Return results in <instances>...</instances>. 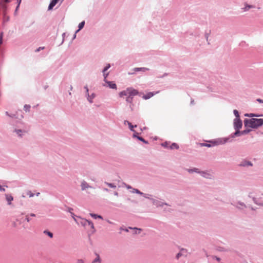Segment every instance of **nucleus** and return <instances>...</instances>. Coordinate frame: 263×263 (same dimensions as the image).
<instances>
[{"mask_svg": "<svg viewBox=\"0 0 263 263\" xmlns=\"http://www.w3.org/2000/svg\"><path fill=\"white\" fill-rule=\"evenodd\" d=\"M132 192L140 194V195L143 194V193L141 192L140 191H139L138 190L136 189H133Z\"/></svg>", "mask_w": 263, "mask_h": 263, "instance_id": "4be33fe9", "label": "nucleus"}, {"mask_svg": "<svg viewBox=\"0 0 263 263\" xmlns=\"http://www.w3.org/2000/svg\"><path fill=\"white\" fill-rule=\"evenodd\" d=\"M213 258H215V259H216L218 261H219L220 260V258L218 257H217V256H213Z\"/></svg>", "mask_w": 263, "mask_h": 263, "instance_id": "e433bc0d", "label": "nucleus"}, {"mask_svg": "<svg viewBox=\"0 0 263 263\" xmlns=\"http://www.w3.org/2000/svg\"><path fill=\"white\" fill-rule=\"evenodd\" d=\"M252 8H254V6L253 5H249L246 4V7H244L243 8H242V10L245 12V11H248L249 10V9Z\"/></svg>", "mask_w": 263, "mask_h": 263, "instance_id": "4468645a", "label": "nucleus"}, {"mask_svg": "<svg viewBox=\"0 0 263 263\" xmlns=\"http://www.w3.org/2000/svg\"><path fill=\"white\" fill-rule=\"evenodd\" d=\"M60 0H52L48 6V9L51 10L58 3Z\"/></svg>", "mask_w": 263, "mask_h": 263, "instance_id": "0eeeda50", "label": "nucleus"}, {"mask_svg": "<svg viewBox=\"0 0 263 263\" xmlns=\"http://www.w3.org/2000/svg\"><path fill=\"white\" fill-rule=\"evenodd\" d=\"M218 144H219L218 143L214 142H213V145H217Z\"/></svg>", "mask_w": 263, "mask_h": 263, "instance_id": "c03bdc74", "label": "nucleus"}, {"mask_svg": "<svg viewBox=\"0 0 263 263\" xmlns=\"http://www.w3.org/2000/svg\"><path fill=\"white\" fill-rule=\"evenodd\" d=\"M138 138L141 141L145 143H147V142L143 138L138 137Z\"/></svg>", "mask_w": 263, "mask_h": 263, "instance_id": "cd10ccee", "label": "nucleus"}, {"mask_svg": "<svg viewBox=\"0 0 263 263\" xmlns=\"http://www.w3.org/2000/svg\"><path fill=\"white\" fill-rule=\"evenodd\" d=\"M2 35H3V33H1V35H0V44L2 43Z\"/></svg>", "mask_w": 263, "mask_h": 263, "instance_id": "4c0bfd02", "label": "nucleus"}, {"mask_svg": "<svg viewBox=\"0 0 263 263\" xmlns=\"http://www.w3.org/2000/svg\"><path fill=\"white\" fill-rule=\"evenodd\" d=\"M16 132L17 133V134H18L19 133H21L22 131L21 130H16Z\"/></svg>", "mask_w": 263, "mask_h": 263, "instance_id": "a18cd8bd", "label": "nucleus"}, {"mask_svg": "<svg viewBox=\"0 0 263 263\" xmlns=\"http://www.w3.org/2000/svg\"><path fill=\"white\" fill-rule=\"evenodd\" d=\"M78 263H84V261L82 260H79Z\"/></svg>", "mask_w": 263, "mask_h": 263, "instance_id": "79ce46f5", "label": "nucleus"}, {"mask_svg": "<svg viewBox=\"0 0 263 263\" xmlns=\"http://www.w3.org/2000/svg\"><path fill=\"white\" fill-rule=\"evenodd\" d=\"M44 233L47 234L50 238H52L53 237V234L47 230L44 231Z\"/></svg>", "mask_w": 263, "mask_h": 263, "instance_id": "aec40b11", "label": "nucleus"}, {"mask_svg": "<svg viewBox=\"0 0 263 263\" xmlns=\"http://www.w3.org/2000/svg\"><path fill=\"white\" fill-rule=\"evenodd\" d=\"M110 67V64H108L105 68L104 69H103V73H104V78H105V79L106 78V77L108 75V73H107L106 74H105V72Z\"/></svg>", "mask_w": 263, "mask_h": 263, "instance_id": "dca6fc26", "label": "nucleus"}, {"mask_svg": "<svg viewBox=\"0 0 263 263\" xmlns=\"http://www.w3.org/2000/svg\"><path fill=\"white\" fill-rule=\"evenodd\" d=\"M241 133L239 131V130H237L236 132L234 133L235 136L239 135Z\"/></svg>", "mask_w": 263, "mask_h": 263, "instance_id": "2f4dec72", "label": "nucleus"}, {"mask_svg": "<svg viewBox=\"0 0 263 263\" xmlns=\"http://www.w3.org/2000/svg\"><path fill=\"white\" fill-rule=\"evenodd\" d=\"M90 215L92 217H93L95 219H96L97 218L102 219V217L100 215H98L97 214H92V213H90Z\"/></svg>", "mask_w": 263, "mask_h": 263, "instance_id": "6ab92c4d", "label": "nucleus"}, {"mask_svg": "<svg viewBox=\"0 0 263 263\" xmlns=\"http://www.w3.org/2000/svg\"><path fill=\"white\" fill-rule=\"evenodd\" d=\"M26 220H27V222H29L30 221V219L29 218V217L28 215L26 216Z\"/></svg>", "mask_w": 263, "mask_h": 263, "instance_id": "f704fd0d", "label": "nucleus"}, {"mask_svg": "<svg viewBox=\"0 0 263 263\" xmlns=\"http://www.w3.org/2000/svg\"><path fill=\"white\" fill-rule=\"evenodd\" d=\"M95 95L93 93H92L91 96H88V101L90 103H91L92 102V100L95 98Z\"/></svg>", "mask_w": 263, "mask_h": 263, "instance_id": "412c9836", "label": "nucleus"}, {"mask_svg": "<svg viewBox=\"0 0 263 263\" xmlns=\"http://www.w3.org/2000/svg\"><path fill=\"white\" fill-rule=\"evenodd\" d=\"M125 186L128 189H132V187L130 185H129L125 184Z\"/></svg>", "mask_w": 263, "mask_h": 263, "instance_id": "58836bf2", "label": "nucleus"}, {"mask_svg": "<svg viewBox=\"0 0 263 263\" xmlns=\"http://www.w3.org/2000/svg\"><path fill=\"white\" fill-rule=\"evenodd\" d=\"M193 172L199 173V172L198 171V169L196 168H195L193 170H189V172L190 173H192ZM200 173L201 172H200Z\"/></svg>", "mask_w": 263, "mask_h": 263, "instance_id": "b1692460", "label": "nucleus"}, {"mask_svg": "<svg viewBox=\"0 0 263 263\" xmlns=\"http://www.w3.org/2000/svg\"><path fill=\"white\" fill-rule=\"evenodd\" d=\"M79 223L86 229L89 230L91 234H93L96 232L93 223L91 221L86 219L81 218Z\"/></svg>", "mask_w": 263, "mask_h": 263, "instance_id": "7ed1b4c3", "label": "nucleus"}, {"mask_svg": "<svg viewBox=\"0 0 263 263\" xmlns=\"http://www.w3.org/2000/svg\"><path fill=\"white\" fill-rule=\"evenodd\" d=\"M85 88H86V89L87 92H88V89L87 88V87H85Z\"/></svg>", "mask_w": 263, "mask_h": 263, "instance_id": "09e8293b", "label": "nucleus"}, {"mask_svg": "<svg viewBox=\"0 0 263 263\" xmlns=\"http://www.w3.org/2000/svg\"><path fill=\"white\" fill-rule=\"evenodd\" d=\"M200 173L201 174V175L205 178H211V175L209 173L202 172Z\"/></svg>", "mask_w": 263, "mask_h": 263, "instance_id": "f8f14e48", "label": "nucleus"}, {"mask_svg": "<svg viewBox=\"0 0 263 263\" xmlns=\"http://www.w3.org/2000/svg\"><path fill=\"white\" fill-rule=\"evenodd\" d=\"M181 252H186V250L185 249H182L181 250Z\"/></svg>", "mask_w": 263, "mask_h": 263, "instance_id": "37998d69", "label": "nucleus"}, {"mask_svg": "<svg viewBox=\"0 0 263 263\" xmlns=\"http://www.w3.org/2000/svg\"><path fill=\"white\" fill-rule=\"evenodd\" d=\"M249 132H250V130H243V131L241 132V134H246V133H248Z\"/></svg>", "mask_w": 263, "mask_h": 263, "instance_id": "72a5a7b5", "label": "nucleus"}, {"mask_svg": "<svg viewBox=\"0 0 263 263\" xmlns=\"http://www.w3.org/2000/svg\"><path fill=\"white\" fill-rule=\"evenodd\" d=\"M138 94L139 92L137 90L130 87L120 92L119 96L121 98L125 97L126 101L130 104V107L132 108L133 97Z\"/></svg>", "mask_w": 263, "mask_h": 263, "instance_id": "f257e3e1", "label": "nucleus"}, {"mask_svg": "<svg viewBox=\"0 0 263 263\" xmlns=\"http://www.w3.org/2000/svg\"><path fill=\"white\" fill-rule=\"evenodd\" d=\"M133 73H134V72L129 73V74H133Z\"/></svg>", "mask_w": 263, "mask_h": 263, "instance_id": "8fccbe9b", "label": "nucleus"}, {"mask_svg": "<svg viewBox=\"0 0 263 263\" xmlns=\"http://www.w3.org/2000/svg\"><path fill=\"white\" fill-rule=\"evenodd\" d=\"M153 203L157 206H162L163 204L167 205L166 203H163L161 202L158 201V200H154Z\"/></svg>", "mask_w": 263, "mask_h": 263, "instance_id": "ddd939ff", "label": "nucleus"}, {"mask_svg": "<svg viewBox=\"0 0 263 263\" xmlns=\"http://www.w3.org/2000/svg\"><path fill=\"white\" fill-rule=\"evenodd\" d=\"M262 102H263V101H262Z\"/></svg>", "mask_w": 263, "mask_h": 263, "instance_id": "3c124183", "label": "nucleus"}, {"mask_svg": "<svg viewBox=\"0 0 263 263\" xmlns=\"http://www.w3.org/2000/svg\"><path fill=\"white\" fill-rule=\"evenodd\" d=\"M27 195L29 196V197H32L33 196V194H32V193H31V192H29L28 193H27Z\"/></svg>", "mask_w": 263, "mask_h": 263, "instance_id": "473e14b6", "label": "nucleus"}, {"mask_svg": "<svg viewBox=\"0 0 263 263\" xmlns=\"http://www.w3.org/2000/svg\"><path fill=\"white\" fill-rule=\"evenodd\" d=\"M146 70H148V69L145 67H142V68H135L134 69V71L135 72H137L139 71H145Z\"/></svg>", "mask_w": 263, "mask_h": 263, "instance_id": "9b49d317", "label": "nucleus"}, {"mask_svg": "<svg viewBox=\"0 0 263 263\" xmlns=\"http://www.w3.org/2000/svg\"><path fill=\"white\" fill-rule=\"evenodd\" d=\"M257 101H259V102H263V101H262V100H260V99H257Z\"/></svg>", "mask_w": 263, "mask_h": 263, "instance_id": "de8ad7c7", "label": "nucleus"}, {"mask_svg": "<svg viewBox=\"0 0 263 263\" xmlns=\"http://www.w3.org/2000/svg\"><path fill=\"white\" fill-rule=\"evenodd\" d=\"M234 128L236 130H239L242 127V124L239 118H236L234 122Z\"/></svg>", "mask_w": 263, "mask_h": 263, "instance_id": "20e7f679", "label": "nucleus"}, {"mask_svg": "<svg viewBox=\"0 0 263 263\" xmlns=\"http://www.w3.org/2000/svg\"><path fill=\"white\" fill-rule=\"evenodd\" d=\"M106 83L108 84V86L109 88L112 89H116L117 86L116 84L113 82L111 81H106Z\"/></svg>", "mask_w": 263, "mask_h": 263, "instance_id": "6e6552de", "label": "nucleus"}, {"mask_svg": "<svg viewBox=\"0 0 263 263\" xmlns=\"http://www.w3.org/2000/svg\"><path fill=\"white\" fill-rule=\"evenodd\" d=\"M30 216H32V217H35V215L34 214H30Z\"/></svg>", "mask_w": 263, "mask_h": 263, "instance_id": "49530a36", "label": "nucleus"}, {"mask_svg": "<svg viewBox=\"0 0 263 263\" xmlns=\"http://www.w3.org/2000/svg\"><path fill=\"white\" fill-rule=\"evenodd\" d=\"M44 48V47H40L39 48L36 49L35 51L37 52L40 51L41 50H43Z\"/></svg>", "mask_w": 263, "mask_h": 263, "instance_id": "c85d7f7f", "label": "nucleus"}, {"mask_svg": "<svg viewBox=\"0 0 263 263\" xmlns=\"http://www.w3.org/2000/svg\"><path fill=\"white\" fill-rule=\"evenodd\" d=\"M244 124L247 127L257 128L263 125V119H246L244 120Z\"/></svg>", "mask_w": 263, "mask_h": 263, "instance_id": "f03ea898", "label": "nucleus"}, {"mask_svg": "<svg viewBox=\"0 0 263 263\" xmlns=\"http://www.w3.org/2000/svg\"><path fill=\"white\" fill-rule=\"evenodd\" d=\"M157 93V92H156V93ZM155 94H156V93H155ZM154 95H155V93L149 92L147 93V94L143 95L142 98L144 100H147V99H148L151 98V97H152Z\"/></svg>", "mask_w": 263, "mask_h": 263, "instance_id": "423d86ee", "label": "nucleus"}, {"mask_svg": "<svg viewBox=\"0 0 263 263\" xmlns=\"http://www.w3.org/2000/svg\"><path fill=\"white\" fill-rule=\"evenodd\" d=\"M252 165V164L250 162L246 161H244L242 162L240 164V165L243 166H248V165L251 166Z\"/></svg>", "mask_w": 263, "mask_h": 263, "instance_id": "2eb2a0df", "label": "nucleus"}, {"mask_svg": "<svg viewBox=\"0 0 263 263\" xmlns=\"http://www.w3.org/2000/svg\"><path fill=\"white\" fill-rule=\"evenodd\" d=\"M30 106L29 105H25L24 106V109L26 111H27L29 110Z\"/></svg>", "mask_w": 263, "mask_h": 263, "instance_id": "bb28decb", "label": "nucleus"}, {"mask_svg": "<svg viewBox=\"0 0 263 263\" xmlns=\"http://www.w3.org/2000/svg\"><path fill=\"white\" fill-rule=\"evenodd\" d=\"M6 198L8 201V203L9 205L11 204V202L13 200V197L11 195L7 194L6 195Z\"/></svg>", "mask_w": 263, "mask_h": 263, "instance_id": "9d476101", "label": "nucleus"}, {"mask_svg": "<svg viewBox=\"0 0 263 263\" xmlns=\"http://www.w3.org/2000/svg\"><path fill=\"white\" fill-rule=\"evenodd\" d=\"M81 190L82 191H85L88 188H92L91 186H90L87 182H86L85 181H83L81 182Z\"/></svg>", "mask_w": 263, "mask_h": 263, "instance_id": "39448f33", "label": "nucleus"}, {"mask_svg": "<svg viewBox=\"0 0 263 263\" xmlns=\"http://www.w3.org/2000/svg\"><path fill=\"white\" fill-rule=\"evenodd\" d=\"M182 255V254L181 252L178 253L176 255L177 259H178L180 256Z\"/></svg>", "mask_w": 263, "mask_h": 263, "instance_id": "7c9ffc66", "label": "nucleus"}, {"mask_svg": "<svg viewBox=\"0 0 263 263\" xmlns=\"http://www.w3.org/2000/svg\"><path fill=\"white\" fill-rule=\"evenodd\" d=\"M134 229L139 231L138 233H139L140 232V231H141V229H140L134 228Z\"/></svg>", "mask_w": 263, "mask_h": 263, "instance_id": "a19ab883", "label": "nucleus"}, {"mask_svg": "<svg viewBox=\"0 0 263 263\" xmlns=\"http://www.w3.org/2000/svg\"><path fill=\"white\" fill-rule=\"evenodd\" d=\"M96 258L92 261L91 263H101V259L99 255L97 253H96Z\"/></svg>", "mask_w": 263, "mask_h": 263, "instance_id": "1a4fd4ad", "label": "nucleus"}, {"mask_svg": "<svg viewBox=\"0 0 263 263\" xmlns=\"http://www.w3.org/2000/svg\"><path fill=\"white\" fill-rule=\"evenodd\" d=\"M0 190L1 191H5V190L4 188L2 187V186L0 185Z\"/></svg>", "mask_w": 263, "mask_h": 263, "instance_id": "ea45409f", "label": "nucleus"}, {"mask_svg": "<svg viewBox=\"0 0 263 263\" xmlns=\"http://www.w3.org/2000/svg\"><path fill=\"white\" fill-rule=\"evenodd\" d=\"M128 125H129V128H130V129L131 130H133V128H134V126L133 125H132L131 123L128 122ZM135 127H136V125H135Z\"/></svg>", "mask_w": 263, "mask_h": 263, "instance_id": "a878e982", "label": "nucleus"}, {"mask_svg": "<svg viewBox=\"0 0 263 263\" xmlns=\"http://www.w3.org/2000/svg\"><path fill=\"white\" fill-rule=\"evenodd\" d=\"M84 24H85L84 21H83L81 23H80L79 25V29L76 32H78L79 30L82 29L83 28Z\"/></svg>", "mask_w": 263, "mask_h": 263, "instance_id": "a211bd4d", "label": "nucleus"}, {"mask_svg": "<svg viewBox=\"0 0 263 263\" xmlns=\"http://www.w3.org/2000/svg\"><path fill=\"white\" fill-rule=\"evenodd\" d=\"M201 146H206V147H211L212 145L208 143H202L201 144Z\"/></svg>", "mask_w": 263, "mask_h": 263, "instance_id": "c756f323", "label": "nucleus"}, {"mask_svg": "<svg viewBox=\"0 0 263 263\" xmlns=\"http://www.w3.org/2000/svg\"><path fill=\"white\" fill-rule=\"evenodd\" d=\"M234 114L236 116V118H239V113L237 110H234Z\"/></svg>", "mask_w": 263, "mask_h": 263, "instance_id": "393cba45", "label": "nucleus"}, {"mask_svg": "<svg viewBox=\"0 0 263 263\" xmlns=\"http://www.w3.org/2000/svg\"><path fill=\"white\" fill-rule=\"evenodd\" d=\"M245 116H248V117H253V116H255V115L253 114H251L250 115L249 114H246L245 115Z\"/></svg>", "mask_w": 263, "mask_h": 263, "instance_id": "c9c22d12", "label": "nucleus"}, {"mask_svg": "<svg viewBox=\"0 0 263 263\" xmlns=\"http://www.w3.org/2000/svg\"><path fill=\"white\" fill-rule=\"evenodd\" d=\"M105 183L110 187H111V188H116V185H115L114 183H107V182H106Z\"/></svg>", "mask_w": 263, "mask_h": 263, "instance_id": "5701e85b", "label": "nucleus"}, {"mask_svg": "<svg viewBox=\"0 0 263 263\" xmlns=\"http://www.w3.org/2000/svg\"><path fill=\"white\" fill-rule=\"evenodd\" d=\"M170 148L171 149H178V148H179V146L177 144H176L175 143H173L171 145Z\"/></svg>", "mask_w": 263, "mask_h": 263, "instance_id": "f3484780", "label": "nucleus"}]
</instances>
